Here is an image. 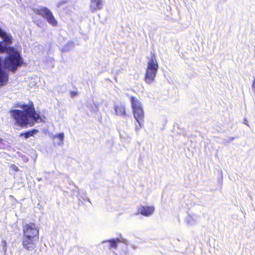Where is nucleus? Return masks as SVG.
<instances>
[{"label":"nucleus","mask_w":255,"mask_h":255,"mask_svg":"<svg viewBox=\"0 0 255 255\" xmlns=\"http://www.w3.org/2000/svg\"><path fill=\"white\" fill-rule=\"evenodd\" d=\"M252 87L253 90L254 92H255V78L254 79V80L253 82Z\"/></svg>","instance_id":"15"},{"label":"nucleus","mask_w":255,"mask_h":255,"mask_svg":"<svg viewBox=\"0 0 255 255\" xmlns=\"http://www.w3.org/2000/svg\"><path fill=\"white\" fill-rule=\"evenodd\" d=\"M34 133V131H31L27 132H26V133H21L20 134V135L21 136L22 135H24L25 138H27L29 137L30 136H32Z\"/></svg>","instance_id":"12"},{"label":"nucleus","mask_w":255,"mask_h":255,"mask_svg":"<svg viewBox=\"0 0 255 255\" xmlns=\"http://www.w3.org/2000/svg\"><path fill=\"white\" fill-rule=\"evenodd\" d=\"M33 11L35 14L40 15L45 18L52 26L55 27L57 25V21L51 11L47 7L40 6L33 8Z\"/></svg>","instance_id":"4"},{"label":"nucleus","mask_w":255,"mask_h":255,"mask_svg":"<svg viewBox=\"0 0 255 255\" xmlns=\"http://www.w3.org/2000/svg\"><path fill=\"white\" fill-rule=\"evenodd\" d=\"M23 237L39 238V227L34 223L24 224L22 226Z\"/></svg>","instance_id":"5"},{"label":"nucleus","mask_w":255,"mask_h":255,"mask_svg":"<svg viewBox=\"0 0 255 255\" xmlns=\"http://www.w3.org/2000/svg\"><path fill=\"white\" fill-rule=\"evenodd\" d=\"M103 0H90V9L92 12L102 9L103 8Z\"/></svg>","instance_id":"8"},{"label":"nucleus","mask_w":255,"mask_h":255,"mask_svg":"<svg viewBox=\"0 0 255 255\" xmlns=\"http://www.w3.org/2000/svg\"><path fill=\"white\" fill-rule=\"evenodd\" d=\"M50 62L52 64V66L53 67V62H54V60L53 58H50Z\"/></svg>","instance_id":"18"},{"label":"nucleus","mask_w":255,"mask_h":255,"mask_svg":"<svg viewBox=\"0 0 255 255\" xmlns=\"http://www.w3.org/2000/svg\"><path fill=\"white\" fill-rule=\"evenodd\" d=\"M77 95V93L75 92H71V96L72 98H74Z\"/></svg>","instance_id":"16"},{"label":"nucleus","mask_w":255,"mask_h":255,"mask_svg":"<svg viewBox=\"0 0 255 255\" xmlns=\"http://www.w3.org/2000/svg\"><path fill=\"white\" fill-rule=\"evenodd\" d=\"M122 242H125L124 240L122 238L112 239L102 242L103 243H109V247L110 250L112 249H116L118 247V245Z\"/></svg>","instance_id":"9"},{"label":"nucleus","mask_w":255,"mask_h":255,"mask_svg":"<svg viewBox=\"0 0 255 255\" xmlns=\"http://www.w3.org/2000/svg\"><path fill=\"white\" fill-rule=\"evenodd\" d=\"M66 3V1H62L61 2H59L58 3H57V7H60L62 4H64Z\"/></svg>","instance_id":"14"},{"label":"nucleus","mask_w":255,"mask_h":255,"mask_svg":"<svg viewBox=\"0 0 255 255\" xmlns=\"http://www.w3.org/2000/svg\"><path fill=\"white\" fill-rule=\"evenodd\" d=\"M115 110L116 114L118 116H124L126 114L125 107L122 105L115 106Z\"/></svg>","instance_id":"11"},{"label":"nucleus","mask_w":255,"mask_h":255,"mask_svg":"<svg viewBox=\"0 0 255 255\" xmlns=\"http://www.w3.org/2000/svg\"><path fill=\"white\" fill-rule=\"evenodd\" d=\"M16 107L22 110H12L10 111V114L18 125L21 127H31L35 123L42 121L41 116L35 112L32 102H29L28 104H19Z\"/></svg>","instance_id":"1"},{"label":"nucleus","mask_w":255,"mask_h":255,"mask_svg":"<svg viewBox=\"0 0 255 255\" xmlns=\"http://www.w3.org/2000/svg\"><path fill=\"white\" fill-rule=\"evenodd\" d=\"M155 208L153 206L140 205L137 209L138 213L148 217L151 215L154 212Z\"/></svg>","instance_id":"7"},{"label":"nucleus","mask_w":255,"mask_h":255,"mask_svg":"<svg viewBox=\"0 0 255 255\" xmlns=\"http://www.w3.org/2000/svg\"><path fill=\"white\" fill-rule=\"evenodd\" d=\"M10 168L12 170H14V171H16V172H17V171H18L19 170L18 168V167L15 165H14V164H11V165H10Z\"/></svg>","instance_id":"13"},{"label":"nucleus","mask_w":255,"mask_h":255,"mask_svg":"<svg viewBox=\"0 0 255 255\" xmlns=\"http://www.w3.org/2000/svg\"><path fill=\"white\" fill-rule=\"evenodd\" d=\"M130 103L134 118L141 127L144 122V116L142 104L137 98L134 97H131Z\"/></svg>","instance_id":"3"},{"label":"nucleus","mask_w":255,"mask_h":255,"mask_svg":"<svg viewBox=\"0 0 255 255\" xmlns=\"http://www.w3.org/2000/svg\"><path fill=\"white\" fill-rule=\"evenodd\" d=\"M2 243H3V250H4V252H5V251H6V242H5V241H3V242H2Z\"/></svg>","instance_id":"17"},{"label":"nucleus","mask_w":255,"mask_h":255,"mask_svg":"<svg viewBox=\"0 0 255 255\" xmlns=\"http://www.w3.org/2000/svg\"><path fill=\"white\" fill-rule=\"evenodd\" d=\"M146 58L147 63L144 80L147 84H151L154 81L159 68L155 50L151 51L150 56H147Z\"/></svg>","instance_id":"2"},{"label":"nucleus","mask_w":255,"mask_h":255,"mask_svg":"<svg viewBox=\"0 0 255 255\" xmlns=\"http://www.w3.org/2000/svg\"><path fill=\"white\" fill-rule=\"evenodd\" d=\"M1 142H2V139H0V146H1Z\"/></svg>","instance_id":"20"},{"label":"nucleus","mask_w":255,"mask_h":255,"mask_svg":"<svg viewBox=\"0 0 255 255\" xmlns=\"http://www.w3.org/2000/svg\"><path fill=\"white\" fill-rule=\"evenodd\" d=\"M64 137V134L63 132L59 133L58 134L52 135L53 139H57L58 141L57 144L59 146H61L63 144V140Z\"/></svg>","instance_id":"10"},{"label":"nucleus","mask_w":255,"mask_h":255,"mask_svg":"<svg viewBox=\"0 0 255 255\" xmlns=\"http://www.w3.org/2000/svg\"><path fill=\"white\" fill-rule=\"evenodd\" d=\"M39 238H32L23 237L22 240V245L23 247L28 250H33L36 246V242L38 241Z\"/></svg>","instance_id":"6"},{"label":"nucleus","mask_w":255,"mask_h":255,"mask_svg":"<svg viewBox=\"0 0 255 255\" xmlns=\"http://www.w3.org/2000/svg\"><path fill=\"white\" fill-rule=\"evenodd\" d=\"M83 199H84V200H87V201H88L90 202V199H89V198H88L87 197H86V196L84 197V198H83Z\"/></svg>","instance_id":"19"}]
</instances>
